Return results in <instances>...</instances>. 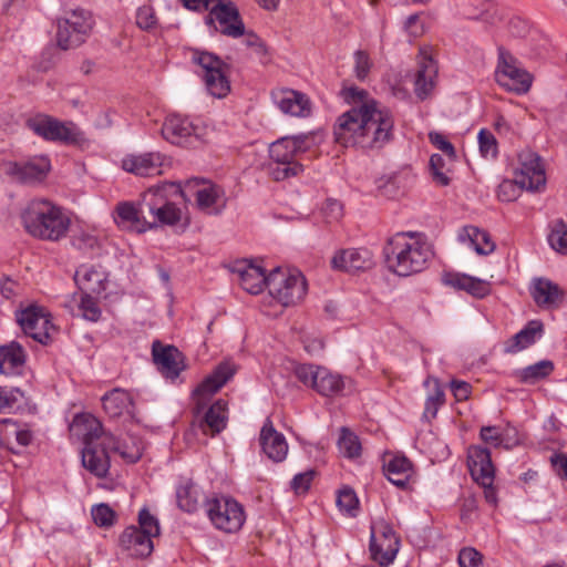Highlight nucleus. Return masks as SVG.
Listing matches in <instances>:
<instances>
[{
    "label": "nucleus",
    "instance_id": "40",
    "mask_svg": "<svg viewBox=\"0 0 567 567\" xmlns=\"http://www.w3.org/2000/svg\"><path fill=\"white\" fill-rule=\"evenodd\" d=\"M460 240L468 243L478 255H489L495 249V244L489 235L474 226H466L458 235Z\"/></svg>",
    "mask_w": 567,
    "mask_h": 567
},
{
    "label": "nucleus",
    "instance_id": "1",
    "mask_svg": "<svg viewBox=\"0 0 567 567\" xmlns=\"http://www.w3.org/2000/svg\"><path fill=\"white\" fill-rule=\"evenodd\" d=\"M392 113L375 100L351 107L338 116L333 126L334 141L344 147L379 150L393 137Z\"/></svg>",
    "mask_w": 567,
    "mask_h": 567
},
{
    "label": "nucleus",
    "instance_id": "60",
    "mask_svg": "<svg viewBox=\"0 0 567 567\" xmlns=\"http://www.w3.org/2000/svg\"><path fill=\"white\" fill-rule=\"evenodd\" d=\"M322 213L327 221H337L343 215V205L337 199L328 198L322 207Z\"/></svg>",
    "mask_w": 567,
    "mask_h": 567
},
{
    "label": "nucleus",
    "instance_id": "62",
    "mask_svg": "<svg viewBox=\"0 0 567 567\" xmlns=\"http://www.w3.org/2000/svg\"><path fill=\"white\" fill-rule=\"evenodd\" d=\"M72 245L80 250H91L97 246V238L89 233L81 231L73 236Z\"/></svg>",
    "mask_w": 567,
    "mask_h": 567
},
{
    "label": "nucleus",
    "instance_id": "17",
    "mask_svg": "<svg viewBox=\"0 0 567 567\" xmlns=\"http://www.w3.org/2000/svg\"><path fill=\"white\" fill-rule=\"evenodd\" d=\"M163 137L175 145H187L193 140H197L198 128L187 117L179 114H173L166 117L162 126Z\"/></svg>",
    "mask_w": 567,
    "mask_h": 567
},
{
    "label": "nucleus",
    "instance_id": "18",
    "mask_svg": "<svg viewBox=\"0 0 567 567\" xmlns=\"http://www.w3.org/2000/svg\"><path fill=\"white\" fill-rule=\"evenodd\" d=\"M114 221L118 227L138 234L150 230L146 208H143V197L138 206L130 202L118 203L115 208Z\"/></svg>",
    "mask_w": 567,
    "mask_h": 567
},
{
    "label": "nucleus",
    "instance_id": "50",
    "mask_svg": "<svg viewBox=\"0 0 567 567\" xmlns=\"http://www.w3.org/2000/svg\"><path fill=\"white\" fill-rule=\"evenodd\" d=\"M140 530H143L151 539L159 535V524L155 516H153L146 508L138 513Z\"/></svg>",
    "mask_w": 567,
    "mask_h": 567
},
{
    "label": "nucleus",
    "instance_id": "8",
    "mask_svg": "<svg viewBox=\"0 0 567 567\" xmlns=\"http://www.w3.org/2000/svg\"><path fill=\"white\" fill-rule=\"evenodd\" d=\"M192 62L200 68L198 73L212 96L223 99L230 92V82L225 73L226 65L217 55L193 50Z\"/></svg>",
    "mask_w": 567,
    "mask_h": 567
},
{
    "label": "nucleus",
    "instance_id": "20",
    "mask_svg": "<svg viewBox=\"0 0 567 567\" xmlns=\"http://www.w3.org/2000/svg\"><path fill=\"white\" fill-rule=\"evenodd\" d=\"M467 463L473 480L481 486L494 483V466L491 452L486 447L471 446L467 452Z\"/></svg>",
    "mask_w": 567,
    "mask_h": 567
},
{
    "label": "nucleus",
    "instance_id": "25",
    "mask_svg": "<svg viewBox=\"0 0 567 567\" xmlns=\"http://www.w3.org/2000/svg\"><path fill=\"white\" fill-rule=\"evenodd\" d=\"M110 447L104 443L87 444L82 449L83 466L96 477H105L110 470Z\"/></svg>",
    "mask_w": 567,
    "mask_h": 567
},
{
    "label": "nucleus",
    "instance_id": "61",
    "mask_svg": "<svg viewBox=\"0 0 567 567\" xmlns=\"http://www.w3.org/2000/svg\"><path fill=\"white\" fill-rule=\"evenodd\" d=\"M429 138L431 141V143L436 147L439 148L440 151H442L445 155H447L451 159H453L455 157V148L454 146L452 145L451 142H449L444 135H442L441 133H437V132H431L429 134Z\"/></svg>",
    "mask_w": 567,
    "mask_h": 567
},
{
    "label": "nucleus",
    "instance_id": "34",
    "mask_svg": "<svg viewBox=\"0 0 567 567\" xmlns=\"http://www.w3.org/2000/svg\"><path fill=\"white\" fill-rule=\"evenodd\" d=\"M227 421V402L217 400L205 411L199 425L204 433L209 432L212 435H215L226 429Z\"/></svg>",
    "mask_w": 567,
    "mask_h": 567
},
{
    "label": "nucleus",
    "instance_id": "14",
    "mask_svg": "<svg viewBox=\"0 0 567 567\" xmlns=\"http://www.w3.org/2000/svg\"><path fill=\"white\" fill-rule=\"evenodd\" d=\"M51 169L48 156H34L21 162H3V172L14 181L24 184L42 182Z\"/></svg>",
    "mask_w": 567,
    "mask_h": 567
},
{
    "label": "nucleus",
    "instance_id": "10",
    "mask_svg": "<svg viewBox=\"0 0 567 567\" xmlns=\"http://www.w3.org/2000/svg\"><path fill=\"white\" fill-rule=\"evenodd\" d=\"M92 14L83 9L69 12L58 20L56 43L63 49L76 48L89 38L93 29Z\"/></svg>",
    "mask_w": 567,
    "mask_h": 567
},
{
    "label": "nucleus",
    "instance_id": "49",
    "mask_svg": "<svg viewBox=\"0 0 567 567\" xmlns=\"http://www.w3.org/2000/svg\"><path fill=\"white\" fill-rule=\"evenodd\" d=\"M358 504L359 501L353 489L346 487L339 492L337 496V505L340 511L354 516L358 509Z\"/></svg>",
    "mask_w": 567,
    "mask_h": 567
},
{
    "label": "nucleus",
    "instance_id": "22",
    "mask_svg": "<svg viewBox=\"0 0 567 567\" xmlns=\"http://www.w3.org/2000/svg\"><path fill=\"white\" fill-rule=\"evenodd\" d=\"M70 432L81 440L84 446L102 443V436L106 434L101 422L90 413L76 414L70 425Z\"/></svg>",
    "mask_w": 567,
    "mask_h": 567
},
{
    "label": "nucleus",
    "instance_id": "31",
    "mask_svg": "<svg viewBox=\"0 0 567 567\" xmlns=\"http://www.w3.org/2000/svg\"><path fill=\"white\" fill-rule=\"evenodd\" d=\"M530 295L537 306L550 308L558 305L563 298V290L549 279L537 278L530 288Z\"/></svg>",
    "mask_w": 567,
    "mask_h": 567
},
{
    "label": "nucleus",
    "instance_id": "32",
    "mask_svg": "<svg viewBox=\"0 0 567 567\" xmlns=\"http://www.w3.org/2000/svg\"><path fill=\"white\" fill-rule=\"evenodd\" d=\"M102 440L105 446H109L112 452L118 453L127 463H135L142 456L143 444L132 436L118 440L113 434H105Z\"/></svg>",
    "mask_w": 567,
    "mask_h": 567
},
{
    "label": "nucleus",
    "instance_id": "9",
    "mask_svg": "<svg viewBox=\"0 0 567 567\" xmlns=\"http://www.w3.org/2000/svg\"><path fill=\"white\" fill-rule=\"evenodd\" d=\"M28 127L47 141L63 144H82L86 141L80 127L71 122H62L49 115H37L28 121Z\"/></svg>",
    "mask_w": 567,
    "mask_h": 567
},
{
    "label": "nucleus",
    "instance_id": "38",
    "mask_svg": "<svg viewBox=\"0 0 567 567\" xmlns=\"http://www.w3.org/2000/svg\"><path fill=\"white\" fill-rule=\"evenodd\" d=\"M178 507L187 513H195L204 502V494L192 481L181 483L176 489Z\"/></svg>",
    "mask_w": 567,
    "mask_h": 567
},
{
    "label": "nucleus",
    "instance_id": "58",
    "mask_svg": "<svg viewBox=\"0 0 567 567\" xmlns=\"http://www.w3.org/2000/svg\"><path fill=\"white\" fill-rule=\"evenodd\" d=\"M465 291L475 298H484L491 292V286L485 280L468 276Z\"/></svg>",
    "mask_w": 567,
    "mask_h": 567
},
{
    "label": "nucleus",
    "instance_id": "7",
    "mask_svg": "<svg viewBox=\"0 0 567 567\" xmlns=\"http://www.w3.org/2000/svg\"><path fill=\"white\" fill-rule=\"evenodd\" d=\"M495 80L507 91L523 95L530 90L534 78L509 51L499 47Z\"/></svg>",
    "mask_w": 567,
    "mask_h": 567
},
{
    "label": "nucleus",
    "instance_id": "64",
    "mask_svg": "<svg viewBox=\"0 0 567 567\" xmlns=\"http://www.w3.org/2000/svg\"><path fill=\"white\" fill-rule=\"evenodd\" d=\"M550 463L555 473L561 480H567V455L564 453H555L550 456Z\"/></svg>",
    "mask_w": 567,
    "mask_h": 567
},
{
    "label": "nucleus",
    "instance_id": "41",
    "mask_svg": "<svg viewBox=\"0 0 567 567\" xmlns=\"http://www.w3.org/2000/svg\"><path fill=\"white\" fill-rule=\"evenodd\" d=\"M269 157L270 161L267 165L269 174L275 181H282L284 168H281V164L284 163V137H279L270 144Z\"/></svg>",
    "mask_w": 567,
    "mask_h": 567
},
{
    "label": "nucleus",
    "instance_id": "42",
    "mask_svg": "<svg viewBox=\"0 0 567 567\" xmlns=\"http://www.w3.org/2000/svg\"><path fill=\"white\" fill-rule=\"evenodd\" d=\"M550 231L547 240L549 246L559 254H567V224L561 219H556L550 224Z\"/></svg>",
    "mask_w": 567,
    "mask_h": 567
},
{
    "label": "nucleus",
    "instance_id": "51",
    "mask_svg": "<svg viewBox=\"0 0 567 567\" xmlns=\"http://www.w3.org/2000/svg\"><path fill=\"white\" fill-rule=\"evenodd\" d=\"M354 74L359 81H365L373 65L367 51L357 50L353 54Z\"/></svg>",
    "mask_w": 567,
    "mask_h": 567
},
{
    "label": "nucleus",
    "instance_id": "59",
    "mask_svg": "<svg viewBox=\"0 0 567 567\" xmlns=\"http://www.w3.org/2000/svg\"><path fill=\"white\" fill-rule=\"evenodd\" d=\"M317 368L311 364H293L292 375L305 385H315V375Z\"/></svg>",
    "mask_w": 567,
    "mask_h": 567
},
{
    "label": "nucleus",
    "instance_id": "55",
    "mask_svg": "<svg viewBox=\"0 0 567 567\" xmlns=\"http://www.w3.org/2000/svg\"><path fill=\"white\" fill-rule=\"evenodd\" d=\"M21 396L22 392L18 388L0 386V413L13 408Z\"/></svg>",
    "mask_w": 567,
    "mask_h": 567
},
{
    "label": "nucleus",
    "instance_id": "36",
    "mask_svg": "<svg viewBox=\"0 0 567 567\" xmlns=\"http://www.w3.org/2000/svg\"><path fill=\"white\" fill-rule=\"evenodd\" d=\"M104 411L111 417H118L125 413H131L133 399L128 391L115 388L102 396Z\"/></svg>",
    "mask_w": 567,
    "mask_h": 567
},
{
    "label": "nucleus",
    "instance_id": "26",
    "mask_svg": "<svg viewBox=\"0 0 567 567\" xmlns=\"http://www.w3.org/2000/svg\"><path fill=\"white\" fill-rule=\"evenodd\" d=\"M163 157L159 153H145L138 155H128L123 158L122 167L124 171L138 176H153L161 174Z\"/></svg>",
    "mask_w": 567,
    "mask_h": 567
},
{
    "label": "nucleus",
    "instance_id": "19",
    "mask_svg": "<svg viewBox=\"0 0 567 567\" xmlns=\"http://www.w3.org/2000/svg\"><path fill=\"white\" fill-rule=\"evenodd\" d=\"M437 65L427 49H421L417 59V71L414 80V93L420 101L426 100L434 86Z\"/></svg>",
    "mask_w": 567,
    "mask_h": 567
},
{
    "label": "nucleus",
    "instance_id": "13",
    "mask_svg": "<svg viewBox=\"0 0 567 567\" xmlns=\"http://www.w3.org/2000/svg\"><path fill=\"white\" fill-rule=\"evenodd\" d=\"M187 188L195 197L196 207L204 214L220 215L227 206L225 189L208 179L194 178L188 182Z\"/></svg>",
    "mask_w": 567,
    "mask_h": 567
},
{
    "label": "nucleus",
    "instance_id": "6",
    "mask_svg": "<svg viewBox=\"0 0 567 567\" xmlns=\"http://www.w3.org/2000/svg\"><path fill=\"white\" fill-rule=\"evenodd\" d=\"M204 507L212 525L225 533L238 532L246 520L244 506L230 496L215 495L206 498Z\"/></svg>",
    "mask_w": 567,
    "mask_h": 567
},
{
    "label": "nucleus",
    "instance_id": "43",
    "mask_svg": "<svg viewBox=\"0 0 567 567\" xmlns=\"http://www.w3.org/2000/svg\"><path fill=\"white\" fill-rule=\"evenodd\" d=\"M316 137L313 132L286 135V151H289L295 156L306 153L317 145Z\"/></svg>",
    "mask_w": 567,
    "mask_h": 567
},
{
    "label": "nucleus",
    "instance_id": "21",
    "mask_svg": "<svg viewBox=\"0 0 567 567\" xmlns=\"http://www.w3.org/2000/svg\"><path fill=\"white\" fill-rule=\"evenodd\" d=\"M372 254L367 248L342 249L334 254L331 267L336 270L355 272L368 270L373 266Z\"/></svg>",
    "mask_w": 567,
    "mask_h": 567
},
{
    "label": "nucleus",
    "instance_id": "27",
    "mask_svg": "<svg viewBox=\"0 0 567 567\" xmlns=\"http://www.w3.org/2000/svg\"><path fill=\"white\" fill-rule=\"evenodd\" d=\"M544 334V323L530 320L527 324L504 343L505 353L515 354L535 344Z\"/></svg>",
    "mask_w": 567,
    "mask_h": 567
},
{
    "label": "nucleus",
    "instance_id": "56",
    "mask_svg": "<svg viewBox=\"0 0 567 567\" xmlns=\"http://www.w3.org/2000/svg\"><path fill=\"white\" fill-rule=\"evenodd\" d=\"M445 166V161L440 154H433L430 158V167L432 171V175L434 181L441 186H446L450 184V178L446 173L443 171Z\"/></svg>",
    "mask_w": 567,
    "mask_h": 567
},
{
    "label": "nucleus",
    "instance_id": "53",
    "mask_svg": "<svg viewBox=\"0 0 567 567\" xmlns=\"http://www.w3.org/2000/svg\"><path fill=\"white\" fill-rule=\"evenodd\" d=\"M136 24L140 29L150 31L157 24L155 11L151 6H142L136 11Z\"/></svg>",
    "mask_w": 567,
    "mask_h": 567
},
{
    "label": "nucleus",
    "instance_id": "11",
    "mask_svg": "<svg viewBox=\"0 0 567 567\" xmlns=\"http://www.w3.org/2000/svg\"><path fill=\"white\" fill-rule=\"evenodd\" d=\"M208 11L205 23L215 31L234 39L245 34V24L233 1L214 0Z\"/></svg>",
    "mask_w": 567,
    "mask_h": 567
},
{
    "label": "nucleus",
    "instance_id": "35",
    "mask_svg": "<svg viewBox=\"0 0 567 567\" xmlns=\"http://www.w3.org/2000/svg\"><path fill=\"white\" fill-rule=\"evenodd\" d=\"M400 548V538L380 540L375 530L371 532L370 551L371 557L381 567H388L393 563Z\"/></svg>",
    "mask_w": 567,
    "mask_h": 567
},
{
    "label": "nucleus",
    "instance_id": "5",
    "mask_svg": "<svg viewBox=\"0 0 567 567\" xmlns=\"http://www.w3.org/2000/svg\"><path fill=\"white\" fill-rule=\"evenodd\" d=\"M182 193L174 183H163L143 193V208L148 214L150 230L158 226L176 225L182 218L181 208L173 202Z\"/></svg>",
    "mask_w": 567,
    "mask_h": 567
},
{
    "label": "nucleus",
    "instance_id": "12",
    "mask_svg": "<svg viewBox=\"0 0 567 567\" xmlns=\"http://www.w3.org/2000/svg\"><path fill=\"white\" fill-rule=\"evenodd\" d=\"M16 318L23 333L41 344H47L55 331L50 312L42 306L29 305L18 310Z\"/></svg>",
    "mask_w": 567,
    "mask_h": 567
},
{
    "label": "nucleus",
    "instance_id": "30",
    "mask_svg": "<svg viewBox=\"0 0 567 567\" xmlns=\"http://www.w3.org/2000/svg\"><path fill=\"white\" fill-rule=\"evenodd\" d=\"M259 444L269 460L274 462L284 460V436L276 431L269 419L266 420L260 430Z\"/></svg>",
    "mask_w": 567,
    "mask_h": 567
},
{
    "label": "nucleus",
    "instance_id": "47",
    "mask_svg": "<svg viewBox=\"0 0 567 567\" xmlns=\"http://www.w3.org/2000/svg\"><path fill=\"white\" fill-rule=\"evenodd\" d=\"M384 473L393 475L411 477L412 476V463L403 455L392 456L383 465Z\"/></svg>",
    "mask_w": 567,
    "mask_h": 567
},
{
    "label": "nucleus",
    "instance_id": "3",
    "mask_svg": "<svg viewBox=\"0 0 567 567\" xmlns=\"http://www.w3.org/2000/svg\"><path fill=\"white\" fill-rule=\"evenodd\" d=\"M20 217L27 234L40 240L59 241L66 236L71 226L66 212L44 198L30 200Z\"/></svg>",
    "mask_w": 567,
    "mask_h": 567
},
{
    "label": "nucleus",
    "instance_id": "48",
    "mask_svg": "<svg viewBox=\"0 0 567 567\" xmlns=\"http://www.w3.org/2000/svg\"><path fill=\"white\" fill-rule=\"evenodd\" d=\"M477 138L481 155L485 158H496L498 146L494 134L486 128H482Z\"/></svg>",
    "mask_w": 567,
    "mask_h": 567
},
{
    "label": "nucleus",
    "instance_id": "37",
    "mask_svg": "<svg viewBox=\"0 0 567 567\" xmlns=\"http://www.w3.org/2000/svg\"><path fill=\"white\" fill-rule=\"evenodd\" d=\"M313 378V389L323 396L342 394L346 388L344 379L341 375L322 367H317V374Z\"/></svg>",
    "mask_w": 567,
    "mask_h": 567
},
{
    "label": "nucleus",
    "instance_id": "63",
    "mask_svg": "<svg viewBox=\"0 0 567 567\" xmlns=\"http://www.w3.org/2000/svg\"><path fill=\"white\" fill-rule=\"evenodd\" d=\"M244 37L245 38L243 42L247 48H250L252 52L259 56L266 55L267 49L261 39L257 34L252 32H245Z\"/></svg>",
    "mask_w": 567,
    "mask_h": 567
},
{
    "label": "nucleus",
    "instance_id": "46",
    "mask_svg": "<svg viewBox=\"0 0 567 567\" xmlns=\"http://www.w3.org/2000/svg\"><path fill=\"white\" fill-rule=\"evenodd\" d=\"M78 308L82 318L93 322L97 321L102 313L96 297L89 292H81Z\"/></svg>",
    "mask_w": 567,
    "mask_h": 567
},
{
    "label": "nucleus",
    "instance_id": "33",
    "mask_svg": "<svg viewBox=\"0 0 567 567\" xmlns=\"http://www.w3.org/2000/svg\"><path fill=\"white\" fill-rule=\"evenodd\" d=\"M308 293L305 275L295 267H286V308L301 303Z\"/></svg>",
    "mask_w": 567,
    "mask_h": 567
},
{
    "label": "nucleus",
    "instance_id": "4",
    "mask_svg": "<svg viewBox=\"0 0 567 567\" xmlns=\"http://www.w3.org/2000/svg\"><path fill=\"white\" fill-rule=\"evenodd\" d=\"M231 270L237 275L244 290L251 295H257L266 287L268 289L267 302L269 306L284 308V278L279 277L280 267H276L269 275H266L261 266L251 260L243 259L236 261Z\"/></svg>",
    "mask_w": 567,
    "mask_h": 567
},
{
    "label": "nucleus",
    "instance_id": "23",
    "mask_svg": "<svg viewBox=\"0 0 567 567\" xmlns=\"http://www.w3.org/2000/svg\"><path fill=\"white\" fill-rule=\"evenodd\" d=\"M106 272L101 266L81 265L74 274V280L81 292L101 295L106 286Z\"/></svg>",
    "mask_w": 567,
    "mask_h": 567
},
{
    "label": "nucleus",
    "instance_id": "24",
    "mask_svg": "<svg viewBox=\"0 0 567 567\" xmlns=\"http://www.w3.org/2000/svg\"><path fill=\"white\" fill-rule=\"evenodd\" d=\"M154 362L161 372L167 377L175 379L182 371L181 352L174 346H163L155 341L152 347Z\"/></svg>",
    "mask_w": 567,
    "mask_h": 567
},
{
    "label": "nucleus",
    "instance_id": "57",
    "mask_svg": "<svg viewBox=\"0 0 567 567\" xmlns=\"http://www.w3.org/2000/svg\"><path fill=\"white\" fill-rule=\"evenodd\" d=\"M482 554L473 547H465L458 553L460 567H482Z\"/></svg>",
    "mask_w": 567,
    "mask_h": 567
},
{
    "label": "nucleus",
    "instance_id": "54",
    "mask_svg": "<svg viewBox=\"0 0 567 567\" xmlns=\"http://www.w3.org/2000/svg\"><path fill=\"white\" fill-rule=\"evenodd\" d=\"M315 474L313 470H308L293 476L290 482V487L296 495H303L309 491Z\"/></svg>",
    "mask_w": 567,
    "mask_h": 567
},
{
    "label": "nucleus",
    "instance_id": "16",
    "mask_svg": "<svg viewBox=\"0 0 567 567\" xmlns=\"http://www.w3.org/2000/svg\"><path fill=\"white\" fill-rule=\"evenodd\" d=\"M235 364L230 361L220 362L193 391L196 402V414L205 406L208 399L221 389L235 374Z\"/></svg>",
    "mask_w": 567,
    "mask_h": 567
},
{
    "label": "nucleus",
    "instance_id": "29",
    "mask_svg": "<svg viewBox=\"0 0 567 567\" xmlns=\"http://www.w3.org/2000/svg\"><path fill=\"white\" fill-rule=\"evenodd\" d=\"M27 353L17 341L0 346V374L16 375L22 372Z\"/></svg>",
    "mask_w": 567,
    "mask_h": 567
},
{
    "label": "nucleus",
    "instance_id": "44",
    "mask_svg": "<svg viewBox=\"0 0 567 567\" xmlns=\"http://www.w3.org/2000/svg\"><path fill=\"white\" fill-rule=\"evenodd\" d=\"M554 371V363L550 360H540L535 364L524 368L519 378L525 383H535L538 380L545 379Z\"/></svg>",
    "mask_w": 567,
    "mask_h": 567
},
{
    "label": "nucleus",
    "instance_id": "39",
    "mask_svg": "<svg viewBox=\"0 0 567 567\" xmlns=\"http://www.w3.org/2000/svg\"><path fill=\"white\" fill-rule=\"evenodd\" d=\"M313 103L303 92L286 87V115L308 118L312 115Z\"/></svg>",
    "mask_w": 567,
    "mask_h": 567
},
{
    "label": "nucleus",
    "instance_id": "15",
    "mask_svg": "<svg viewBox=\"0 0 567 567\" xmlns=\"http://www.w3.org/2000/svg\"><path fill=\"white\" fill-rule=\"evenodd\" d=\"M519 168L515 173V183L522 189L538 190L546 184L542 157L530 150L518 155Z\"/></svg>",
    "mask_w": 567,
    "mask_h": 567
},
{
    "label": "nucleus",
    "instance_id": "52",
    "mask_svg": "<svg viewBox=\"0 0 567 567\" xmlns=\"http://www.w3.org/2000/svg\"><path fill=\"white\" fill-rule=\"evenodd\" d=\"M92 518L97 526L107 527L114 523L115 513L106 504H99L92 507Z\"/></svg>",
    "mask_w": 567,
    "mask_h": 567
},
{
    "label": "nucleus",
    "instance_id": "28",
    "mask_svg": "<svg viewBox=\"0 0 567 567\" xmlns=\"http://www.w3.org/2000/svg\"><path fill=\"white\" fill-rule=\"evenodd\" d=\"M121 547L132 557H147L153 551V540L136 526H128L120 537Z\"/></svg>",
    "mask_w": 567,
    "mask_h": 567
},
{
    "label": "nucleus",
    "instance_id": "2",
    "mask_svg": "<svg viewBox=\"0 0 567 567\" xmlns=\"http://www.w3.org/2000/svg\"><path fill=\"white\" fill-rule=\"evenodd\" d=\"M383 255L392 272L406 277L425 269L433 251L422 234L406 231L389 238Z\"/></svg>",
    "mask_w": 567,
    "mask_h": 567
},
{
    "label": "nucleus",
    "instance_id": "45",
    "mask_svg": "<svg viewBox=\"0 0 567 567\" xmlns=\"http://www.w3.org/2000/svg\"><path fill=\"white\" fill-rule=\"evenodd\" d=\"M340 453L348 458H354L361 454V443L359 437L348 429H342L338 440Z\"/></svg>",
    "mask_w": 567,
    "mask_h": 567
}]
</instances>
